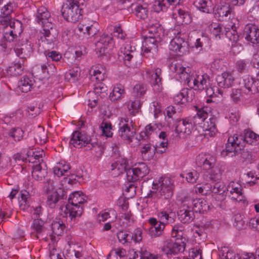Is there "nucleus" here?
<instances>
[{"instance_id": "32", "label": "nucleus", "mask_w": 259, "mask_h": 259, "mask_svg": "<svg viewBox=\"0 0 259 259\" xmlns=\"http://www.w3.org/2000/svg\"><path fill=\"white\" fill-rule=\"evenodd\" d=\"M34 79L26 75L23 76L18 81V87L22 92L27 93L32 89Z\"/></svg>"}, {"instance_id": "53", "label": "nucleus", "mask_w": 259, "mask_h": 259, "mask_svg": "<svg viewBox=\"0 0 259 259\" xmlns=\"http://www.w3.org/2000/svg\"><path fill=\"white\" fill-rule=\"evenodd\" d=\"M60 196L57 191L53 192L48 196L47 204L51 209L55 208L56 203L60 199Z\"/></svg>"}, {"instance_id": "28", "label": "nucleus", "mask_w": 259, "mask_h": 259, "mask_svg": "<svg viewBox=\"0 0 259 259\" xmlns=\"http://www.w3.org/2000/svg\"><path fill=\"white\" fill-rule=\"evenodd\" d=\"M194 5L203 13H209L213 10V4L210 0H195Z\"/></svg>"}, {"instance_id": "61", "label": "nucleus", "mask_w": 259, "mask_h": 259, "mask_svg": "<svg viewBox=\"0 0 259 259\" xmlns=\"http://www.w3.org/2000/svg\"><path fill=\"white\" fill-rule=\"evenodd\" d=\"M5 30L4 32V39L9 42L13 41L18 36L14 35V32L9 27L4 26Z\"/></svg>"}, {"instance_id": "6", "label": "nucleus", "mask_w": 259, "mask_h": 259, "mask_svg": "<svg viewBox=\"0 0 259 259\" xmlns=\"http://www.w3.org/2000/svg\"><path fill=\"white\" fill-rule=\"evenodd\" d=\"M118 136L127 143L133 141L136 134L135 130L131 125L128 118H121L119 123Z\"/></svg>"}, {"instance_id": "9", "label": "nucleus", "mask_w": 259, "mask_h": 259, "mask_svg": "<svg viewBox=\"0 0 259 259\" xmlns=\"http://www.w3.org/2000/svg\"><path fill=\"white\" fill-rule=\"evenodd\" d=\"M186 244L182 241L174 242L167 240L164 242L162 251L166 254H178L184 251Z\"/></svg>"}, {"instance_id": "54", "label": "nucleus", "mask_w": 259, "mask_h": 259, "mask_svg": "<svg viewBox=\"0 0 259 259\" xmlns=\"http://www.w3.org/2000/svg\"><path fill=\"white\" fill-rule=\"evenodd\" d=\"M244 218V215L239 211H237L234 215V226L239 230L242 229L245 226Z\"/></svg>"}, {"instance_id": "20", "label": "nucleus", "mask_w": 259, "mask_h": 259, "mask_svg": "<svg viewBox=\"0 0 259 259\" xmlns=\"http://www.w3.org/2000/svg\"><path fill=\"white\" fill-rule=\"evenodd\" d=\"M112 34L110 35L106 33L103 34L99 40L95 44L96 52L99 53L100 55L104 54L108 45L112 41Z\"/></svg>"}, {"instance_id": "1", "label": "nucleus", "mask_w": 259, "mask_h": 259, "mask_svg": "<svg viewBox=\"0 0 259 259\" xmlns=\"http://www.w3.org/2000/svg\"><path fill=\"white\" fill-rule=\"evenodd\" d=\"M173 183L169 178L160 177L154 180L148 197L158 198L156 209H168L167 206L169 205V199L173 194Z\"/></svg>"}, {"instance_id": "21", "label": "nucleus", "mask_w": 259, "mask_h": 259, "mask_svg": "<svg viewBox=\"0 0 259 259\" xmlns=\"http://www.w3.org/2000/svg\"><path fill=\"white\" fill-rule=\"evenodd\" d=\"M85 196L82 192H74L69 195L68 198V203L76 208L84 209V205L86 204L87 201L85 199Z\"/></svg>"}, {"instance_id": "14", "label": "nucleus", "mask_w": 259, "mask_h": 259, "mask_svg": "<svg viewBox=\"0 0 259 259\" xmlns=\"http://www.w3.org/2000/svg\"><path fill=\"white\" fill-rule=\"evenodd\" d=\"M98 24L97 23L89 20H84L79 23L77 28L80 32L86 35L88 37L95 35L98 31Z\"/></svg>"}, {"instance_id": "36", "label": "nucleus", "mask_w": 259, "mask_h": 259, "mask_svg": "<svg viewBox=\"0 0 259 259\" xmlns=\"http://www.w3.org/2000/svg\"><path fill=\"white\" fill-rule=\"evenodd\" d=\"M23 71V63L20 62L12 63L7 70L8 74L13 76H17L22 74Z\"/></svg>"}, {"instance_id": "12", "label": "nucleus", "mask_w": 259, "mask_h": 259, "mask_svg": "<svg viewBox=\"0 0 259 259\" xmlns=\"http://www.w3.org/2000/svg\"><path fill=\"white\" fill-rule=\"evenodd\" d=\"M216 161V157L214 156L203 153L199 154L196 158V163L198 166L206 170L213 168Z\"/></svg>"}, {"instance_id": "15", "label": "nucleus", "mask_w": 259, "mask_h": 259, "mask_svg": "<svg viewBox=\"0 0 259 259\" xmlns=\"http://www.w3.org/2000/svg\"><path fill=\"white\" fill-rule=\"evenodd\" d=\"M192 130V123L189 117L178 120L176 122L175 131L180 135H190Z\"/></svg>"}, {"instance_id": "17", "label": "nucleus", "mask_w": 259, "mask_h": 259, "mask_svg": "<svg viewBox=\"0 0 259 259\" xmlns=\"http://www.w3.org/2000/svg\"><path fill=\"white\" fill-rule=\"evenodd\" d=\"M214 15L220 21L226 20L233 16V12L229 5H221L213 11Z\"/></svg>"}, {"instance_id": "24", "label": "nucleus", "mask_w": 259, "mask_h": 259, "mask_svg": "<svg viewBox=\"0 0 259 259\" xmlns=\"http://www.w3.org/2000/svg\"><path fill=\"white\" fill-rule=\"evenodd\" d=\"M216 81L220 88H229L232 85L234 78L230 72H224L217 76Z\"/></svg>"}, {"instance_id": "3", "label": "nucleus", "mask_w": 259, "mask_h": 259, "mask_svg": "<svg viewBox=\"0 0 259 259\" xmlns=\"http://www.w3.org/2000/svg\"><path fill=\"white\" fill-rule=\"evenodd\" d=\"M245 145L243 134H235L229 137L226 148L222 151L221 155L225 157L232 153H237L238 150L243 148Z\"/></svg>"}, {"instance_id": "13", "label": "nucleus", "mask_w": 259, "mask_h": 259, "mask_svg": "<svg viewBox=\"0 0 259 259\" xmlns=\"http://www.w3.org/2000/svg\"><path fill=\"white\" fill-rule=\"evenodd\" d=\"M243 36L253 44L259 43V28L254 24H247L244 27Z\"/></svg>"}, {"instance_id": "26", "label": "nucleus", "mask_w": 259, "mask_h": 259, "mask_svg": "<svg viewBox=\"0 0 259 259\" xmlns=\"http://www.w3.org/2000/svg\"><path fill=\"white\" fill-rule=\"evenodd\" d=\"M8 138H12L15 142H19L23 140L25 132L22 128L14 127L8 130L6 133Z\"/></svg>"}, {"instance_id": "37", "label": "nucleus", "mask_w": 259, "mask_h": 259, "mask_svg": "<svg viewBox=\"0 0 259 259\" xmlns=\"http://www.w3.org/2000/svg\"><path fill=\"white\" fill-rule=\"evenodd\" d=\"M50 17V14L47 9L44 7L38 9L36 14V21L39 24H41L42 26L47 25L48 18Z\"/></svg>"}, {"instance_id": "11", "label": "nucleus", "mask_w": 259, "mask_h": 259, "mask_svg": "<svg viewBox=\"0 0 259 259\" xmlns=\"http://www.w3.org/2000/svg\"><path fill=\"white\" fill-rule=\"evenodd\" d=\"M3 4L4 6L1 9L0 24H6L8 21L12 19L11 14L16 9L17 6L14 1L6 0Z\"/></svg>"}, {"instance_id": "49", "label": "nucleus", "mask_w": 259, "mask_h": 259, "mask_svg": "<svg viewBox=\"0 0 259 259\" xmlns=\"http://www.w3.org/2000/svg\"><path fill=\"white\" fill-rule=\"evenodd\" d=\"M164 225L163 223H159L156 226H150L148 229V233L152 237H156L162 235Z\"/></svg>"}, {"instance_id": "10", "label": "nucleus", "mask_w": 259, "mask_h": 259, "mask_svg": "<svg viewBox=\"0 0 259 259\" xmlns=\"http://www.w3.org/2000/svg\"><path fill=\"white\" fill-rule=\"evenodd\" d=\"M43 29L40 32V39L42 42L47 44H51L54 42L58 35V33L53 28V24L47 22V25H45Z\"/></svg>"}, {"instance_id": "60", "label": "nucleus", "mask_w": 259, "mask_h": 259, "mask_svg": "<svg viewBox=\"0 0 259 259\" xmlns=\"http://www.w3.org/2000/svg\"><path fill=\"white\" fill-rule=\"evenodd\" d=\"M161 73V69L159 68H156L154 72L151 75V79L152 80V84L154 86L157 85L159 87L161 84V78L160 75Z\"/></svg>"}, {"instance_id": "29", "label": "nucleus", "mask_w": 259, "mask_h": 259, "mask_svg": "<svg viewBox=\"0 0 259 259\" xmlns=\"http://www.w3.org/2000/svg\"><path fill=\"white\" fill-rule=\"evenodd\" d=\"M203 201L200 200H194L192 201H185L184 205H187V208H184L182 210H206L209 206L206 204L203 205Z\"/></svg>"}, {"instance_id": "59", "label": "nucleus", "mask_w": 259, "mask_h": 259, "mask_svg": "<svg viewBox=\"0 0 259 259\" xmlns=\"http://www.w3.org/2000/svg\"><path fill=\"white\" fill-rule=\"evenodd\" d=\"M178 14V17L181 20L182 24H187L191 22V17L188 12L179 9Z\"/></svg>"}, {"instance_id": "27", "label": "nucleus", "mask_w": 259, "mask_h": 259, "mask_svg": "<svg viewBox=\"0 0 259 259\" xmlns=\"http://www.w3.org/2000/svg\"><path fill=\"white\" fill-rule=\"evenodd\" d=\"M131 8L133 13L138 18L145 19L148 17V10L147 7L140 4H132Z\"/></svg>"}, {"instance_id": "62", "label": "nucleus", "mask_w": 259, "mask_h": 259, "mask_svg": "<svg viewBox=\"0 0 259 259\" xmlns=\"http://www.w3.org/2000/svg\"><path fill=\"white\" fill-rule=\"evenodd\" d=\"M199 173L195 170L188 171L186 174V179L189 183L194 184L199 178Z\"/></svg>"}, {"instance_id": "58", "label": "nucleus", "mask_w": 259, "mask_h": 259, "mask_svg": "<svg viewBox=\"0 0 259 259\" xmlns=\"http://www.w3.org/2000/svg\"><path fill=\"white\" fill-rule=\"evenodd\" d=\"M147 90L146 87L144 84H137L134 88L133 93L137 97H141L143 96Z\"/></svg>"}, {"instance_id": "43", "label": "nucleus", "mask_w": 259, "mask_h": 259, "mask_svg": "<svg viewBox=\"0 0 259 259\" xmlns=\"http://www.w3.org/2000/svg\"><path fill=\"white\" fill-rule=\"evenodd\" d=\"M34 139L39 144L45 143L47 141V134L44 128L38 126L35 132Z\"/></svg>"}, {"instance_id": "48", "label": "nucleus", "mask_w": 259, "mask_h": 259, "mask_svg": "<svg viewBox=\"0 0 259 259\" xmlns=\"http://www.w3.org/2000/svg\"><path fill=\"white\" fill-rule=\"evenodd\" d=\"M172 5L168 0L157 1L154 2L153 10L155 12L159 13L161 11H166L169 6Z\"/></svg>"}, {"instance_id": "55", "label": "nucleus", "mask_w": 259, "mask_h": 259, "mask_svg": "<svg viewBox=\"0 0 259 259\" xmlns=\"http://www.w3.org/2000/svg\"><path fill=\"white\" fill-rule=\"evenodd\" d=\"M79 76V69L77 67L73 68L66 73L65 77L70 81L75 82Z\"/></svg>"}, {"instance_id": "23", "label": "nucleus", "mask_w": 259, "mask_h": 259, "mask_svg": "<svg viewBox=\"0 0 259 259\" xmlns=\"http://www.w3.org/2000/svg\"><path fill=\"white\" fill-rule=\"evenodd\" d=\"M40 213L34 212L33 214L34 221L31 225V229L33 230L32 235L38 239L39 236L45 231V227L44 226V222L41 219H36L39 217Z\"/></svg>"}, {"instance_id": "25", "label": "nucleus", "mask_w": 259, "mask_h": 259, "mask_svg": "<svg viewBox=\"0 0 259 259\" xmlns=\"http://www.w3.org/2000/svg\"><path fill=\"white\" fill-rule=\"evenodd\" d=\"M210 186L211 192L218 195V199L219 200H224L225 199L226 187L224 183L219 181Z\"/></svg>"}, {"instance_id": "39", "label": "nucleus", "mask_w": 259, "mask_h": 259, "mask_svg": "<svg viewBox=\"0 0 259 259\" xmlns=\"http://www.w3.org/2000/svg\"><path fill=\"white\" fill-rule=\"evenodd\" d=\"M211 33L217 38L220 39L224 35L225 27L220 23L212 22L209 25Z\"/></svg>"}, {"instance_id": "7", "label": "nucleus", "mask_w": 259, "mask_h": 259, "mask_svg": "<svg viewBox=\"0 0 259 259\" xmlns=\"http://www.w3.org/2000/svg\"><path fill=\"white\" fill-rule=\"evenodd\" d=\"M14 50L18 57L23 61L30 56L33 51L32 43L27 38L19 40L14 47Z\"/></svg>"}, {"instance_id": "41", "label": "nucleus", "mask_w": 259, "mask_h": 259, "mask_svg": "<svg viewBox=\"0 0 259 259\" xmlns=\"http://www.w3.org/2000/svg\"><path fill=\"white\" fill-rule=\"evenodd\" d=\"M243 84L249 92L253 94L259 92L258 86L256 85L255 79L249 76H244Z\"/></svg>"}, {"instance_id": "31", "label": "nucleus", "mask_w": 259, "mask_h": 259, "mask_svg": "<svg viewBox=\"0 0 259 259\" xmlns=\"http://www.w3.org/2000/svg\"><path fill=\"white\" fill-rule=\"evenodd\" d=\"M216 119L213 117H210L208 120H205L203 125H201L205 131L206 135H209L212 137L215 135L218 130L215 125Z\"/></svg>"}, {"instance_id": "2", "label": "nucleus", "mask_w": 259, "mask_h": 259, "mask_svg": "<svg viewBox=\"0 0 259 259\" xmlns=\"http://www.w3.org/2000/svg\"><path fill=\"white\" fill-rule=\"evenodd\" d=\"M148 32L150 35L145 37L142 47V54L146 57L156 52L158 44L164 37V30L157 20H150L148 22Z\"/></svg>"}, {"instance_id": "18", "label": "nucleus", "mask_w": 259, "mask_h": 259, "mask_svg": "<svg viewBox=\"0 0 259 259\" xmlns=\"http://www.w3.org/2000/svg\"><path fill=\"white\" fill-rule=\"evenodd\" d=\"M128 164L127 159L124 158H119L116 161L111 164V174L113 177H116L120 176L125 172Z\"/></svg>"}, {"instance_id": "56", "label": "nucleus", "mask_w": 259, "mask_h": 259, "mask_svg": "<svg viewBox=\"0 0 259 259\" xmlns=\"http://www.w3.org/2000/svg\"><path fill=\"white\" fill-rule=\"evenodd\" d=\"M127 106L130 113L132 115H135L140 107L139 101L138 100L130 101L127 103Z\"/></svg>"}, {"instance_id": "46", "label": "nucleus", "mask_w": 259, "mask_h": 259, "mask_svg": "<svg viewBox=\"0 0 259 259\" xmlns=\"http://www.w3.org/2000/svg\"><path fill=\"white\" fill-rule=\"evenodd\" d=\"M29 196V192L26 190L21 191L20 192V198L19 199L20 209L21 210H25L29 207L27 199Z\"/></svg>"}, {"instance_id": "16", "label": "nucleus", "mask_w": 259, "mask_h": 259, "mask_svg": "<svg viewBox=\"0 0 259 259\" xmlns=\"http://www.w3.org/2000/svg\"><path fill=\"white\" fill-rule=\"evenodd\" d=\"M169 69L173 72H175L182 80H184L185 82L186 80L189 79V73L191 72V69L189 67H183L182 64L179 63H171L169 66Z\"/></svg>"}, {"instance_id": "40", "label": "nucleus", "mask_w": 259, "mask_h": 259, "mask_svg": "<svg viewBox=\"0 0 259 259\" xmlns=\"http://www.w3.org/2000/svg\"><path fill=\"white\" fill-rule=\"evenodd\" d=\"M133 168L136 173V178H138L139 180L146 176L149 172L148 167L146 163L143 162L136 164L135 167H133Z\"/></svg>"}, {"instance_id": "45", "label": "nucleus", "mask_w": 259, "mask_h": 259, "mask_svg": "<svg viewBox=\"0 0 259 259\" xmlns=\"http://www.w3.org/2000/svg\"><path fill=\"white\" fill-rule=\"evenodd\" d=\"M179 220L183 223L191 222L195 218L194 211H177Z\"/></svg>"}, {"instance_id": "63", "label": "nucleus", "mask_w": 259, "mask_h": 259, "mask_svg": "<svg viewBox=\"0 0 259 259\" xmlns=\"http://www.w3.org/2000/svg\"><path fill=\"white\" fill-rule=\"evenodd\" d=\"M45 54L48 61L51 59L52 61L58 62L62 58V55L55 51H48Z\"/></svg>"}, {"instance_id": "34", "label": "nucleus", "mask_w": 259, "mask_h": 259, "mask_svg": "<svg viewBox=\"0 0 259 259\" xmlns=\"http://www.w3.org/2000/svg\"><path fill=\"white\" fill-rule=\"evenodd\" d=\"M157 130H159L156 124L150 123L148 124L146 126L145 130L140 133L139 140L145 141L149 139L151 135L156 133Z\"/></svg>"}, {"instance_id": "52", "label": "nucleus", "mask_w": 259, "mask_h": 259, "mask_svg": "<svg viewBox=\"0 0 259 259\" xmlns=\"http://www.w3.org/2000/svg\"><path fill=\"white\" fill-rule=\"evenodd\" d=\"M124 92L123 87L121 84L117 85L113 89L110 94L109 98L112 101H115L120 98Z\"/></svg>"}, {"instance_id": "30", "label": "nucleus", "mask_w": 259, "mask_h": 259, "mask_svg": "<svg viewBox=\"0 0 259 259\" xmlns=\"http://www.w3.org/2000/svg\"><path fill=\"white\" fill-rule=\"evenodd\" d=\"M141 145H143L141 150V153L143 159L150 160L152 159L156 150V148H155V146H152L150 143L145 144L141 143Z\"/></svg>"}, {"instance_id": "57", "label": "nucleus", "mask_w": 259, "mask_h": 259, "mask_svg": "<svg viewBox=\"0 0 259 259\" xmlns=\"http://www.w3.org/2000/svg\"><path fill=\"white\" fill-rule=\"evenodd\" d=\"M100 128L102 129L103 135L107 137H112L113 135L111 131L112 127L110 122H102L100 125Z\"/></svg>"}, {"instance_id": "44", "label": "nucleus", "mask_w": 259, "mask_h": 259, "mask_svg": "<svg viewBox=\"0 0 259 259\" xmlns=\"http://www.w3.org/2000/svg\"><path fill=\"white\" fill-rule=\"evenodd\" d=\"M134 50H135V48L134 47V49H133V48L130 45H127L124 49L123 53L124 55L123 59L125 63L127 66L131 65V62L134 57Z\"/></svg>"}, {"instance_id": "19", "label": "nucleus", "mask_w": 259, "mask_h": 259, "mask_svg": "<svg viewBox=\"0 0 259 259\" xmlns=\"http://www.w3.org/2000/svg\"><path fill=\"white\" fill-rule=\"evenodd\" d=\"M194 97V93L191 89L184 88L174 97V101L177 104H183L192 101Z\"/></svg>"}, {"instance_id": "22", "label": "nucleus", "mask_w": 259, "mask_h": 259, "mask_svg": "<svg viewBox=\"0 0 259 259\" xmlns=\"http://www.w3.org/2000/svg\"><path fill=\"white\" fill-rule=\"evenodd\" d=\"M209 111L207 107H202L197 111V114L192 117H189L192 123V127L195 125H200L204 122L208 116V112Z\"/></svg>"}, {"instance_id": "50", "label": "nucleus", "mask_w": 259, "mask_h": 259, "mask_svg": "<svg viewBox=\"0 0 259 259\" xmlns=\"http://www.w3.org/2000/svg\"><path fill=\"white\" fill-rule=\"evenodd\" d=\"M235 28L236 27L234 25H232L231 28L225 27L224 33L227 37L234 42H236L239 39V35Z\"/></svg>"}, {"instance_id": "64", "label": "nucleus", "mask_w": 259, "mask_h": 259, "mask_svg": "<svg viewBox=\"0 0 259 259\" xmlns=\"http://www.w3.org/2000/svg\"><path fill=\"white\" fill-rule=\"evenodd\" d=\"M242 97L241 90L239 89H234L232 90L230 94V97L232 101L235 103H238L241 101Z\"/></svg>"}, {"instance_id": "35", "label": "nucleus", "mask_w": 259, "mask_h": 259, "mask_svg": "<svg viewBox=\"0 0 259 259\" xmlns=\"http://www.w3.org/2000/svg\"><path fill=\"white\" fill-rule=\"evenodd\" d=\"M229 156L231 157L238 156L245 160L250 161L255 158V152L253 150L244 149L242 148L240 150H238L237 153H232Z\"/></svg>"}, {"instance_id": "4", "label": "nucleus", "mask_w": 259, "mask_h": 259, "mask_svg": "<svg viewBox=\"0 0 259 259\" xmlns=\"http://www.w3.org/2000/svg\"><path fill=\"white\" fill-rule=\"evenodd\" d=\"M61 13L62 16L66 21L75 23L81 18L83 10L78 6L74 5L72 2L70 3L67 1L66 3L62 6Z\"/></svg>"}, {"instance_id": "33", "label": "nucleus", "mask_w": 259, "mask_h": 259, "mask_svg": "<svg viewBox=\"0 0 259 259\" xmlns=\"http://www.w3.org/2000/svg\"><path fill=\"white\" fill-rule=\"evenodd\" d=\"M6 24H2L4 26L9 27L14 32V35L19 36L23 32L22 24L21 21L11 19Z\"/></svg>"}, {"instance_id": "8", "label": "nucleus", "mask_w": 259, "mask_h": 259, "mask_svg": "<svg viewBox=\"0 0 259 259\" xmlns=\"http://www.w3.org/2000/svg\"><path fill=\"white\" fill-rule=\"evenodd\" d=\"M209 80V76L207 74L198 75L196 77L191 76L189 74V79L186 80V83L191 89L203 90L208 85Z\"/></svg>"}, {"instance_id": "42", "label": "nucleus", "mask_w": 259, "mask_h": 259, "mask_svg": "<svg viewBox=\"0 0 259 259\" xmlns=\"http://www.w3.org/2000/svg\"><path fill=\"white\" fill-rule=\"evenodd\" d=\"M245 143L252 145H256L259 144V135L250 131L245 132L243 134Z\"/></svg>"}, {"instance_id": "47", "label": "nucleus", "mask_w": 259, "mask_h": 259, "mask_svg": "<svg viewBox=\"0 0 259 259\" xmlns=\"http://www.w3.org/2000/svg\"><path fill=\"white\" fill-rule=\"evenodd\" d=\"M65 228L63 222L60 219L54 221L52 224V230L54 234L57 236L61 235Z\"/></svg>"}, {"instance_id": "51", "label": "nucleus", "mask_w": 259, "mask_h": 259, "mask_svg": "<svg viewBox=\"0 0 259 259\" xmlns=\"http://www.w3.org/2000/svg\"><path fill=\"white\" fill-rule=\"evenodd\" d=\"M210 174V179L213 181H216L221 179L225 168L223 166H215L212 168Z\"/></svg>"}, {"instance_id": "38", "label": "nucleus", "mask_w": 259, "mask_h": 259, "mask_svg": "<svg viewBox=\"0 0 259 259\" xmlns=\"http://www.w3.org/2000/svg\"><path fill=\"white\" fill-rule=\"evenodd\" d=\"M187 42L179 36H176L170 42L169 48L174 52H181V49L186 47Z\"/></svg>"}, {"instance_id": "5", "label": "nucleus", "mask_w": 259, "mask_h": 259, "mask_svg": "<svg viewBox=\"0 0 259 259\" xmlns=\"http://www.w3.org/2000/svg\"><path fill=\"white\" fill-rule=\"evenodd\" d=\"M91 137L84 132L75 131L71 135L69 144L77 148L87 147V150H91L94 147V144L90 143Z\"/></svg>"}]
</instances>
